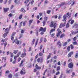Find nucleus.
Here are the masks:
<instances>
[{
  "instance_id": "1",
  "label": "nucleus",
  "mask_w": 78,
  "mask_h": 78,
  "mask_svg": "<svg viewBox=\"0 0 78 78\" xmlns=\"http://www.w3.org/2000/svg\"><path fill=\"white\" fill-rule=\"evenodd\" d=\"M56 23H54V22H52L51 23V24L50 25V27H54V28L53 29H51L50 30V34H51V33L52 32H53V31H55V29L56 28Z\"/></svg>"
},
{
  "instance_id": "2",
  "label": "nucleus",
  "mask_w": 78,
  "mask_h": 78,
  "mask_svg": "<svg viewBox=\"0 0 78 78\" xmlns=\"http://www.w3.org/2000/svg\"><path fill=\"white\" fill-rule=\"evenodd\" d=\"M41 31H42V32H41V35H42V34H44V32L46 31V28H40V30H39V32H41Z\"/></svg>"
},
{
  "instance_id": "3",
  "label": "nucleus",
  "mask_w": 78,
  "mask_h": 78,
  "mask_svg": "<svg viewBox=\"0 0 78 78\" xmlns=\"http://www.w3.org/2000/svg\"><path fill=\"white\" fill-rule=\"evenodd\" d=\"M5 32H6L5 33H4L3 36L4 37H5L6 36H7V34L9 32V28L5 29Z\"/></svg>"
},
{
  "instance_id": "4",
  "label": "nucleus",
  "mask_w": 78,
  "mask_h": 78,
  "mask_svg": "<svg viewBox=\"0 0 78 78\" xmlns=\"http://www.w3.org/2000/svg\"><path fill=\"white\" fill-rule=\"evenodd\" d=\"M69 15V12H68L67 13L66 15H64L63 16V20H62V21L63 22H66V17H68Z\"/></svg>"
},
{
  "instance_id": "5",
  "label": "nucleus",
  "mask_w": 78,
  "mask_h": 78,
  "mask_svg": "<svg viewBox=\"0 0 78 78\" xmlns=\"http://www.w3.org/2000/svg\"><path fill=\"white\" fill-rule=\"evenodd\" d=\"M75 0H70L68 4L69 5L71 4L72 6H73L75 4Z\"/></svg>"
},
{
  "instance_id": "6",
  "label": "nucleus",
  "mask_w": 78,
  "mask_h": 78,
  "mask_svg": "<svg viewBox=\"0 0 78 78\" xmlns=\"http://www.w3.org/2000/svg\"><path fill=\"white\" fill-rule=\"evenodd\" d=\"M60 31L61 30H60L59 29H57V31L59 32H58L57 34V37H58V36H60V34H62V32H61V31Z\"/></svg>"
},
{
  "instance_id": "7",
  "label": "nucleus",
  "mask_w": 78,
  "mask_h": 78,
  "mask_svg": "<svg viewBox=\"0 0 78 78\" xmlns=\"http://www.w3.org/2000/svg\"><path fill=\"white\" fill-rule=\"evenodd\" d=\"M25 68H22V70H21L20 73L21 74H23V75H25Z\"/></svg>"
},
{
  "instance_id": "8",
  "label": "nucleus",
  "mask_w": 78,
  "mask_h": 78,
  "mask_svg": "<svg viewBox=\"0 0 78 78\" xmlns=\"http://www.w3.org/2000/svg\"><path fill=\"white\" fill-rule=\"evenodd\" d=\"M16 34V32H14L12 34V35L11 36V39L12 41L14 40V36H15V35Z\"/></svg>"
},
{
  "instance_id": "9",
  "label": "nucleus",
  "mask_w": 78,
  "mask_h": 78,
  "mask_svg": "<svg viewBox=\"0 0 78 78\" xmlns=\"http://www.w3.org/2000/svg\"><path fill=\"white\" fill-rule=\"evenodd\" d=\"M66 25V22L64 23H61L60 26L59 28H62V27H64Z\"/></svg>"
},
{
  "instance_id": "10",
  "label": "nucleus",
  "mask_w": 78,
  "mask_h": 78,
  "mask_svg": "<svg viewBox=\"0 0 78 78\" xmlns=\"http://www.w3.org/2000/svg\"><path fill=\"white\" fill-rule=\"evenodd\" d=\"M68 67L69 68L72 69L73 67V63H70L68 65Z\"/></svg>"
},
{
  "instance_id": "11",
  "label": "nucleus",
  "mask_w": 78,
  "mask_h": 78,
  "mask_svg": "<svg viewBox=\"0 0 78 78\" xmlns=\"http://www.w3.org/2000/svg\"><path fill=\"white\" fill-rule=\"evenodd\" d=\"M73 51H72L70 52L68 55V56L69 58L71 56L73 55Z\"/></svg>"
},
{
  "instance_id": "12",
  "label": "nucleus",
  "mask_w": 78,
  "mask_h": 78,
  "mask_svg": "<svg viewBox=\"0 0 78 78\" xmlns=\"http://www.w3.org/2000/svg\"><path fill=\"white\" fill-rule=\"evenodd\" d=\"M61 4H59L57 5L56 7L55 8H57V9H58L59 8H61Z\"/></svg>"
},
{
  "instance_id": "13",
  "label": "nucleus",
  "mask_w": 78,
  "mask_h": 78,
  "mask_svg": "<svg viewBox=\"0 0 78 78\" xmlns=\"http://www.w3.org/2000/svg\"><path fill=\"white\" fill-rule=\"evenodd\" d=\"M9 8H4V12H5L8 11H9Z\"/></svg>"
},
{
  "instance_id": "14",
  "label": "nucleus",
  "mask_w": 78,
  "mask_h": 78,
  "mask_svg": "<svg viewBox=\"0 0 78 78\" xmlns=\"http://www.w3.org/2000/svg\"><path fill=\"white\" fill-rule=\"evenodd\" d=\"M20 11L21 12H22L23 11V12H26V10H24V8H22L20 10Z\"/></svg>"
},
{
  "instance_id": "15",
  "label": "nucleus",
  "mask_w": 78,
  "mask_h": 78,
  "mask_svg": "<svg viewBox=\"0 0 78 78\" xmlns=\"http://www.w3.org/2000/svg\"><path fill=\"white\" fill-rule=\"evenodd\" d=\"M73 34H76L77 33H78V30H77V31L74 32L72 30L71 32Z\"/></svg>"
},
{
  "instance_id": "16",
  "label": "nucleus",
  "mask_w": 78,
  "mask_h": 78,
  "mask_svg": "<svg viewBox=\"0 0 78 78\" xmlns=\"http://www.w3.org/2000/svg\"><path fill=\"white\" fill-rule=\"evenodd\" d=\"M33 20H29V26H30V25L31 24L32 22H33Z\"/></svg>"
},
{
  "instance_id": "17",
  "label": "nucleus",
  "mask_w": 78,
  "mask_h": 78,
  "mask_svg": "<svg viewBox=\"0 0 78 78\" xmlns=\"http://www.w3.org/2000/svg\"><path fill=\"white\" fill-rule=\"evenodd\" d=\"M26 55V53H23L21 56V58H23V57H24V56H25Z\"/></svg>"
},
{
  "instance_id": "18",
  "label": "nucleus",
  "mask_w": 78,
  "mask_h": 78,
  "mask_svg": "<svg viewBox=\"0 0 78 78\" xmlns=\"http://www.w3.org/2000/svg\"><path fill=\"white\" fill-rule=\"evenodd\" d=\"M24 31H25V29H23L21 30V33H22V34H23L24 33Z\"/></svg>"
},
{
  "instance_id": "19",
  "label": "nucleus",
  "mask_w": 78,
  "mask_h": 78,
  "mask_svg": "<svg viewBox=\"0 0 78 78\" xmlns=\"http://www.w3.org/2000/svg\"><path fill=\"white\" fill-rule=\"evenodd\" d=\"M39 32V31L38 30V29L37 28L36 29V34L37 36H38V33Z\"/></svg>"
},
{
  "instance_id": "20",
  "label": "nucleus",
  "mask_w": 78,
  "mask_h": 78,
  "mask_svg": "<svg viewBox=\"0 0 78 78\" xmlns=\"http://www.w3.org/2000/svg\"><path fill=\"white\" fill-rule=\"evenodd\" d=\"M9 78H12V74L11 73L9 75Z\"/></svg>"
},
{
  "instance_id": "21",
  "label": "nucleus",
  "mask_w": 78,
  "mask_h": 78,
  "mask_svg": "<svg viewBox=\"0 0 78 78\" xmlns=\"http://www.w3.org/2000/svg\"><path fill=\"white\" fill-rule=\"evenodd\" d=\"M76 55H75V57L76 58H78V51H76Z\"/></svg>"
},
{
  "instance_id": "22",
  "label": "nucleus",
  "mask_w": 78,
  "mask_h": 78,
  "mask_svg": "<svg viewBox=\"0 0 78 78\" xmlns=\"http://www.w3.org/2000/svg\"><path fill=\"white\" fill-rule=\"evenodd\" d=\"M18 52V50H14L13 51V53L14 54H16Z\"/></svg>"
},
{
  "instance_id": "23",
  "label": "nucleus",
  "mask_w": 78,
  "mask_h": 78,
  "mask_svg": "<svg viewBox=\"0 0 78 78\" xmlns=\"http://www.w3.org/2000/svg\"><path fill=\"white\" fill-rule=\"evenodd\" d=\"M3 59H4V62H6V57H5L4 58V57H2V61H3Z\"/></svg>"
},
{
  "instance_id": "24",
  "label": "nucleus",
  "mask_w": 78,
  "mask_h": 78,
  "mask_svg": "<svg viewBox=\"0 0 78 78\" xmlns=\"http://www.w3.org/2000/svg\"><path fill=\"white\" fill-rule=\"evenodd\" d=\"M21 53H22V52L20 51L16 55L18 56L17 57H19V55H20Z\"/></svg>"
},
{
  "instance_id": "25",
  "label": "nucleus",
  "mask_w": 78,
  "mask_h": 78,
  "mask_svg": "<svg viewBox=\"0 0 78 78\" xmlns=\"http://www.w3.org/2000/svg\"><path fill=\"white\" fill-rule=\"evenodd\" d=\"M65 36V34H62L60 37V38H62V37H63Z\"/></svg>"
},
{
  "instance_id": "26",
  "label": "nucleus",
  "mask_w": 78,
  "mask_h": 78,
  "mask_svg": "<svg viewBox=\"0 0 78 78\" xmlns=\"http://www.w3.org/2000/svg\"><path fill=\"white\" fill-rule=\"evenodd\" d=\"M23 62H24V61L23 60H22L21 63L20 65V67H21V66H22L21 64H22L23 63Z\"/></svg>"
},
{
  "instance_id": "27",
  "label": "nucleus",
  "mask_w": 78,
  "mask_h": 78,
  "mask_svg": "<svg viewBox=\"0 0 78 78\" xmlns=\"http://www.w3.org/2000/svg\"><path fill=\"white\" fill-rule=\"evenodd\" d=\"M44 21L45 22H47V19H48V17L47 16H45L44 17Z\"/></svg>"
},
{
  "instance_id": "28",
  "label": "nucleus",
  "mask_w": 78,
  "mask_h": 78,
  "mask_svg": "<svg viewBox=\"0 0 78 78\" xmlns=\"http://www.w3.org/2000/svg\"><path fill=\"white\" fill-rule=\"evenodd\" d=\"M27 23V21H25L24 22H23V27H24V26H25V24Z\"/></svg>"
},
{
  "instance_id": "29",
  "label": "nucleus",
  "mask_w": 78,
  "mask_h": 78,
  "mask_svg": "<svg viewBox=\"0 0 78 78\" xmlns=\"http://www.w3.org/2000/svg\"><path fill=\"white\" fill-rule=\"evenodd\" d=\"M61 5V6H63V5H66V3L65 2H62L61 3V4H60Z\"/></svg>"
},
{
  "instance_id": "30",
  "label": "nucleus",
  "mask_w": 78,
  "mask_h": 78,
  "mask_svg": "<svg viewBox=\"0 0 78 78\" xmlns=\"http://www.w3.org/2000/svg\"><path fill=\"white\" fill-rule=\"evenodd\" d=\"M69 23H67L66 26V28H69Z\"/></svg>"
},
{
  "instance_id": "31",
  "label": "nucleus",
  "mask_w": 78,
  "mask_h": 78,
  "mask_svg": "<svg viewBox=\"0 0 78 78\" xmlns=\"http://www.w3.org/2000/svg\"><path fill=\"white\" fill-rule=\"evenodd\" d=\"M73 45H78V44H77V42L76 41L73 42Z\"/></svg>"
},
{
  "instance_id": "32",
  "label": "nucleus",
  "mask_w": 78,
  "mask_h": 78,
  "mask_svg": "<svg viewBox=\"0 0 78 78\" xmlns=\"http://www.w3.org/2000/svg\"><path fill=\"white\" fill-rule=\"evenodd\" d=\"M50 12H51V10H49L47 11V13L48 14H50Z\"/></svg>"
},
{
  "instance_id": "33",
  "label": "nucleus",
  "mask_w": 78,
  "mask_h": 78,
  "mask_svg": "<svg viewBox=\"0 0 78 78\" xmlns=\"http://www.w3.org/2000/svg\"><path fill=\"white\" fill-rule=\"evenodd\" d=\"M51 54H50L48 56L47 59H49V58L51 57Z\"/></svg>"
},
{
  "instance_id": "34",
  "label": "nucleus",
  "mask_w": 78,
  "mask_h": 78,
  "mask_svg": "<svg viewBox=\"0 0 78 78\" xmlns=\"http://www.w3.org/2000/svg\"><path fill=\"white\" fill-rule=\"evenodd\" d=\"M36 69L37 70L38 69H41V67L39 66H36Z\"/></svg>"
},
{
  "instance_id": "35",
  "label": "nucleus",
  "mask_w": 78,
  "mask_h": 78,
  "mask_svg": "<svg viewBox=\"0 0 78 78\" xmlns=\"http://www.w3.org/2000/svg\"><path fill=\"white\" fill-rule=\"evenodd\" d=\"M67 44V42H65L64 44H63V46H66V45Z\"/></svg>"
},
{
  "instance_id": "36",
  "label": "nucleus",
  "mask_w": 78,
  "mask_h": 78,
  "mask_svg": "<svg viewBox=\"0 0 78 78\" xmlns=\"http://www.w3.org/2000/svg\"><path fill=\"white\" fill-rule=\"evenodd\" d=\"M43 55V54L41 52H40L39 53V55L40 56H42Z\"/></svg>"
},
{
  "instance_id": "37",
  "label": "nucleus",
  "mask_w": 78,
  "mask_h": 78,
  "mask_svg": "<svg viewBox=\"0 0 78 78\" xmlns=\"http://www.w3.org/2000/svg\"><path fill=\"white\" fill-rule=\"evenodd\" d=\"M46 22V21H43V26H44L45 25V23Z\"/></svg>"
},
{
  "instance_id": "38",
  "label": "nucleus",
  "mask_w": 78,
  "mask_h": 78,
  "mask_svg": "<svg viewBox=\"0 0 78 78\" xmlns=\"http://www.w3.org/2000/svg\"><path fill=\"white\" fill-rule=\"evenodd\" d=\"M76 40V37H75L73 39V41H75Z\"/></svg>"
},
{
  "instance_id": "39",
  "label": "nucleus",
  "mask_w": 78,
  "mask_h": 78,
  "mask_svg": "<svg viewBox=\"0 0 78 78\" xmlns=\"http://www.w3.org/2000/svg\"><path fill=\"white\" fill-rule=\"evenodd\" d=\"M73 23H74V21L73 20L72 21H71L70 23L71 25H72V24H73Z\"/></svg>"
},
{
  "instance_id": "40",
  "label": "nucleus",
  "mask_w": 78,
  "mask_h": 78,
  "mask_svg": "<svg viewBox=\"0 0 78 78\" xmlns=\"http://www.w3.org/2000/svg\"><path fill=\"white\" fill-rule=\"evenodd\" d=\"M1 42H5V39H2V40L1 41Z\"/></svg>"
},
{
  "instance_id": "41",
  "label": "nucleus",
  "mask_w": 78,
  "mask_h": 78,
  "mask_svg": "<svg viewBox=\"0 0 78 78\" xmlns=\"http://www.w3.org/2000/svg\"><path fill=\"white\" fill-rule=\"evenodd\" d=\"M10 54L11 55V57L12 58V57H13V56H14V55H13V53H10Z\"/></svg>"
},
{
  "instance_id": "42",
  "label": "nucleus",
  "mask_w": 78,
  "mask_h": 78,
  "mask_svg": "<svg viewBox=\"0 0 78 78\" xmlns=\"http://www.w3.org/2000/svg\"><path fill=\"white\" fill-rule=\"evenodd\" d=\"M22 15H20V16L19 17V19H22Z\"/></svg>"
},
{
  "instance_id": "43",
  "label": "nucleus",
  "mask_w": 78,
  "mask_h": 78,
  "mask_svg": "<svg viewBox=\"0 0 78 78\" xmlns=\"http://www.w3.org/2000/svg\"><path fill=\"white\" fill-rule=\"evenodd\" d=\"M60 70V66H58L57 67V70Z\"/></svg>"
},
{
  "instance_id": "44",
  "label": "nucleus",
  "mask_w": 78,
  "mask_h": 78,
  "mask_svg": "<svg viewBox=\"0 0 78 78\" xmlns=\"http://www.w3.org/2000/svg\"><path fill=\"white\" fill-rule=\"evenodd\" d=\"M37 61L38 62H41V59H40V58H38Z\"/></svg>"
},
{
  "instance_id": "45",
  "label": "nucleus",
  "mask_w": 78,
  "mask_h": 78,
  "mask_svg": "<svg viewBox=\"0 0 78 78\" xmlns=\"http://www.w3.org/2000/svg\"><path fill=\"white\" fill-rule=\"evenodd\" d=\"M67 50L68 51H70V47L68 46L67 48Z\"/></svg>"
},
{
  "instance_id": "46",
  "label": "nucleus",
  "mask_w": 78,
  "mask_h": 78,
  "mask_svg": "<svg viewBox=\"0 0 78 78\" xmlns=\"http://www.w3.org/2000/svg\"><path fill=\"white\" fill-rule=\"evenodd\" d=\"M6 45H7V43L5 42L4 44V47H5V48L6 47Z\"/></svg>"
},
{
  "instance_id": "47",
  "label": "nucleus",
  "mask_w": 78,
  "mask_h": 78,
  "mask_svg": "<svg viewBox=\"0 0 78 78\" xmlns=\"http://www.w3.org/2000/svg\"><path fill=\"white\" fill-rule=\"evenodd\" d=\"M18 56L16 55V56H15L14 57V59H15V60H16V59H17V58H18V57H17Z\"/></svg>"
},
{
  "instance_id": "48",
  "label": "nucleus",
  "mask_w": 78,
  "mask_h": 78,
  "mask_svg": "<svg viewBox=\"0 0 78 78\" xmlns=\"http://www.w3.org/2000/svg\"><path fill=\"white\" fill-rule=\"evenodd\" d=\"M57 64L58 66H60V65H61V62L59 61L58 62Z\"/></svg>"
},
{
  "instance_id": "49",
  "label": "nucleus",
  "mask_w": 78,
  "mask_h": 78,
  "mask_svg": "<svg viewBox=\"0 0 78 78\" xmlns=\"http://www.w3.org/2000/svg\"><path fill=\"white\" fill-rule=\"evenodd\" d=\"M29 1L30 0H27L24 3H28V2H29Z\"/></svg>"
},
{
  "instance_id": "50",
  "label": "nucleus",
  "mask_w": 78,
  "mask_h": 78,
  "mask_svg": "<svg viewBox=\"0 0 78 78\" xmlns=\"http://www.w3.org/2000/svg\"><path fill=\"white\" fill-rule=\"evenodd\" d=\"M44 42H47V39H46V38H44Z\"/></svg>"
},
{
  "instance_id": "51",
  "label": "nucleus",
  "mask_w": 78,
  "mask_h": 78,
  "mask_svg": "<svg viewBox=\"0 0 78 78\" xmlns=\"http://www.w3.org/2000/svg\"><path fill=\"white\" fill-rule=\"evenodd\" d=\"M9 73V71H7L5 72V74H6Z\"/></svg>"
},
{
  "instance_id": "52",
  "label": "nucleus",
  "mask_w": 78,
  "mask_h": 78,
  "mask_svg": "<svg viewBox=\"0 0 78 78\" xmlns=\"http://www.w3.org/2000/svg\"><path fill=\"white\" fill-rule=\"evenodd\" d=\"M9 17H12V14L11 13H10L9 15Z\"/></svg>"
},
{
  "instance_id": "53",
  "label": "nucleus",
  "mask_w": 78,
  "mask_h": 78,
  "mask_svg": "<svg viewBox=\"0 0 78 78\" xmlns=\"http://www.w3.org/2000/svg\"><path fill=\"white\" fill-rule=\"evenodd\" d=\"M33 3H34V1L32 0L31 2L30 3H31V5H33Z\"/></svg>"
},
{
  "instance_id": "54",
  "label": "nucleus",
  "mask_w": 78,
  "mask_h": 78,
  "mask_svg": "<svg viewBox=\"0 0 78 78\" xmlns=\"http://www.w3.org/2000/svg\"><path fill=\"white\" fill-rule=\"evenodd\" d=\"M59 72H58L56 73V75H59Z\"/></svg>"
},
{
  "instance_id": "55",
  "label": "nucleus",
  "mask_w": 78,
  "mask_h": 78,
  "mask_svg": "<svg viewBox=\"0 0 78 78\" xmlns=\"http://www.w3.org/2000/svg\"><path fill=\"white\" fill-rule=\"evenodd\" d=\"M54 36H55V34H51V37H54Z\"/></svg>"
},
{
  "instance_id": "56",
  "label": "nucleus",
  "mask_w": 78,
  "mask_h": 78,
  "mask_svg": "<svg viewBox=\"0 0 78 78\" xmlns=\"http://www.w3.org/2000/svg\"><path fill=\"white\" fill-rule=\"evenodd\" d=\"M70 46H71V49H73L74 48L72 44Z\"/></svg>"
},
{
  "instance_id": "57",
  "label": "nucleus",
  "mask_w": 78,
  "mask_h": 78,
  "mask_svg": "<svg viewBox=\"0 0 78 78\" xmlns=\"http://www.w3.org/2000/svg\"><path fill=\"white\" fill-rule=\"evenodd\" d=\"M31 50V47H30L28 50L29 51H30Z\"/></svg>"
},
{
  "instance_id": "58",
  "label": "nucleus",
  "mask_w": 78,
  "mask_h": 78,
  "mask_svg": "<svg viewBox=\"0 0 78 78\" xmlns=\"http://www.w3.org/2000/svg\"><path fill=\"white\" fill-rule=\"evenodd\" d=\"M62 45V44L61 43H60V44H59V45L58 46V47L59 48H60L61 47V46Z\"/></svg>"
},
{
  "instance_id": "59",
  "label": "nucleus",
  "mask_w": 78,
  "mask_h": 78,
  "mask_svg": "<svg viewBox=\"0 0 78 78\" xmlns=\"http://www.w3.org/2000/svg\"><path fill=\"white\" fill-rule=\"evenodd\" d=\"M67 73H70V70H69L66 71Z\"/></svg>"
},
{
  "instance_id": "60",
  "label": "nucleus",
  "mask_w": 78,
  "mask_h": 78,
  "mask_svg": "<svg viewBox=\"0 0 78 78\" xmlns=\"http://www.w3.org/2000/svg\"><path fill=\"white\" fill-rule=\"evenodd\" d=\"M37 45V41H36L35 44V47H36V46Z\"/></svg>"
},
{
  "instance_id": "61",
  "label": "nucleus",
  "mask_w": 78,
  "mask_h": 78,
  "mask_svg": "<svg viewBox=\"0 0 78 78\" xmlns=\"http://www.w3.org/2000/svg\"><path fill=\"white\" fill-rule=\"evenodd\" d=\"M16 44H17L18 45V44H19V41H17L16 42Z\"/></svg>"
},
{
  "instance_id": "62",
  "label": "nucleus",
  "mask_w": 78,
  "mask_h": 78,
  "mask_svg": "<svg viewBox=\"0 0 78 78\" xmlns=\"http://www.w3.org/2000/svg\"><path fill=\"white\" fill-rule=\"evenodd\" d=\"M42 39H43V37H41L40 40V42H42Z\"/></svg>"
},
{
  "instance_id": "63",
  "label": "nucleus",
  "mask_w": 78,
  "mask_h": 78,
  "mask_svg": "<svg viewBox=\"0 0 78 78\" xmlns=\"http://www.w3.org/2000/svg\"><path fill=\"white\" fill-rule=\"evenodd\" d=\"M23 51H24V53H25L26 52V49H25V48H24L23 49Z\"/></svg>"
},
{
  "instance_id": "64",
  "label": "nucleus",
  "mask_w": 78,
  "mask_h": 78,
  "mask_svg": "<svg viewBox=\"0 0 78 78\" xmlns=\"http://www.w3.org/2000/svg\"><path fill=\"white\" fill-rule=\"evenodd\" d=\"M21 59L20 58H18V61L19 62V61H20Z\"/></svg>"
}]
</instances>
